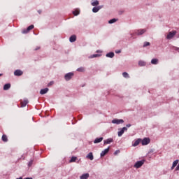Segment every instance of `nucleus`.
<instances>
[{"mask_svg": "<svg viewBox=\"0 0 179 179\" xmlns=\"http://www.w3.org/2000/svg\"><path fill=\"white\" fill-rule=\"evenodd\" d=\"M28 103H29V100L24 99L23 101L21 102V107H26Z\"/></svg>", "mask_w": 179, "mask_h": 179, "instance_id": "16", "label": "nucleus"}, {"mask_svg": "<svg viewBox=\"0 0 179 179\" xmlns=\"http://www.w3.org/2000/svg\"><path fill=\"white\" fill-rule=\"evenodd\" d=\"M141 138H138L134 143L133 144V146H138V145H139V143H141Z\"/></svg>", "mask_w": 179, "mask_h": 179, "instance_id": "24", "label": "nucleus"}, {"mask_svg": "<svg viewBox=\"0 0 179 179\" xmlns=\"http://www.w3.org/2000/svg\"><path fill=\"white\" fill-rule=\"evenodd\" d=\"M87 159H90V160H93V159H94L93 153L90 152V153L87 155Z\"/></svg>", "mask_w": 179, "mask_h": 179, "instance_id": "23", "label": "nucleus"}, {"mask_svg": "<svg viewBox=\"0 0 179 179\" xmlns=\"http://www.w3.org/2000/svg\"><path fill=\"white\" fill-rule=\"evenodd\" d=\"M103 137H100V138H96L94 141V143H100V142H101L103 141Z\"/></svg>", "mask_w": 179, "mask_h": 179, "instance_id": "18", "label": "nucleus"}, {"mask_svg": "<svg viewBox=\"0 0 179 179\" xmlns=\"http://www.w3.org/2000/svg\"><path fill=\"white\" fill-rule=\"evenodd\" d=\"M92 6H99L100 5V2L98 0H94L91 2Z\"/></svg>", "mask_w": 179, "mask_h": 179, "instance_id": "13", "label": "nucleus"}, {"mask_svg": "<svg viewBox=\"0 0 179 179\" xmlns=\"http://www.w3.org/2000/svg\"><path fill=\"white\" fill-rule=\"evenodd\" d=\"M52 85H54V81H50V82L48 84V87H50V86H52Z\"/></svg>", "mask_w": 179, "mask_h": 179, "instance_id": "34", "label": "nucleus"}, {"mask_svg": "<svg viewBox=\"0 0 179 179\" xmlns=\"http://www.w3.org/2000/svg\"><path fill=\"white\" fill-rule=\"evenodd\" d=\"M38 13L39 14H41V10H38Z\"/></svg>", "mask_w": 179, "mask_h": 179, "instance_id": "41", "label": "nucleus"}, {"mask_svg": "<svg viewBox=\"0 0 179 179\" xmlns=\"http://www.w3.org/2000/svg\"><path fill=\"white\" fill-rule=\"evenodd\" d=\"M10 89V83H7L3 86V90H9Z\"/></svg>", "mask_w": 179, "mask_h": 179, "instance_id": "19", "label": "nucleus"}, {"mask_svg": "<svg viewBox=\"0 0 179 179\" xmlns=\"http://www.w3.org/2000/svg\"><path fill=\"white\" fill-rule=\"evenodd\" d=\"M115 52L116 54H121V50H116Z\"/></svg>", "mask_w": 179, "mask_h": 179, "instance_id": "37", "label": "nucleus"}, {"mask_svg": "<svg viewBox=\"0 0 179 179\" xmlns=\"http://www.w3.org/2000/svg\"><path fill=\"white\" fill-rule=\"evenodd\" d=\"M48 90H50L48 88L42 89L40 91V94H45Z\"/></svg>", "mask_w": 179, "mask_h": 179, "instance_id": "17", "label": "nucleus"}, {"mask_svg": "<svg viewBox=\"0 0 179 179\" xmlns=\"http://www.w3.org/2000/svg\"><path fill=\"white\" fill-rule=\"evenodd\" d=\"M145 163L144 160L142 161H138L137 162H136V164H134V167L136 169H140V167H142V166H143V164Z\"/></svg>", "mask_w": 179, "mask_h": 179, "instance_id": "3", "label": "nucleus"}, {"mask_svg": "<svg viewBox=\"0 0 179 179\" xmlns=\"http://www.w3.org/2000/svg\"><path fill=\"white\" fill-rule=\"evenodd\" d=\"M144 33H146V29H138L135 31V34H136L137 36H142V34H143Z\"/></svg>", "mask_w": 179, "mask_h": 179, "instance_id": "8", "label": "nucleus"}, {"mask_svg": "<svg viewBox=\"0 0 179 179\" xmlns=\"http://www.w3.org/2000/svg\"><path fill=\"white\" fill-rule=\"evenodd\" d=\"M25 179H33L32 178H27Z\"/></svg>", "mask_w": 179, "mask_h": 179, "instance_id": "42", "label": "nucleus"}, {"mask_svg": "<svg viewBox=\"0 0 179 179\" xmlns=\"http://www.w3.org/2000/svg\"><path fill=\"white\" fill-rule=\"evenodd\" d=\"M118 20V19H115V18H113V19H111L108 21V23L110 24H113V23H115V22H117Z\"/></svg>", "mask_w": 179, "mask_h": 179, "instance_id": "25", "label": "nucleus"}, {"mask_svg": "<svg viewBox=\"0 0 179 179\" xmlns=\"http://www.w3.org/2000/svg\"><path fill=\"white\" fill-rule=\"evenodd\" d=\"M112 124H117V125L120 124H124V120L122 119H114L112 120Z\"/></svg>", "mask_w": 179, "mask_h": 179, "instance_id": "6", "label": "nucleus"}, {"mask_svg": "<svg viewBox=\"0 0 179 179\" xmlns=\"http://www.w3.org/2000/svg\"><path fill=\"white\" fill-rule=\"evenodd\" d=\"M178 37H179V34H178Z\"/></svg>", "mask_w": 179, "mask_h": 179, "instance_id": "48", "label": "nucleus"}, {"mask_svg": "<svg viewBox=\"0 0 179 179\" xmlns=\"http://www.w3.org/2000/svg\"><path fill=\"white\" fill-rule=\"evenodd\" d=\"M73 76V73H68L64 76L65 80H71L72 79V77Z\"/></svg>", "mask_w": 179, "mask_h": 179, "instance_id": "4", "label": "nucleus"}, {"mask_svg": "<svg viewBox=\"0 0 179 179\" xmlns=\"http://www.w3.org/2000/svg\"><path fill=\"white\" fill-rule=\"evenodd\" d=\"M97 57H100V55L99 54L92 55L90 57V58H97Z\"/></svg>", "mask_w": 179, "mask_h": 179, "instance_id": "33", "label": "nucleus"}, {"mask_svg": "<svg viewBox=\"0 0 179 179\" xmlns=\"http://www.w3.org/2000/svg\"><path fill=\"white\" fill-rule=\"evenodd\" d=\"M117 153H120V150H117L114 152L115 156H117Z\"/></svg>", "mask_w": 179, "mask_h": 179, "instance_id": "36", "label": "nucleus"}, {"mask_svg": "<svg viewBox=\"0 0 179 179\" xmlns=\"http://www.w3.org/2000/svg\"><path fill=\"white\" fill-rule=\"evenodd\" d=\"M131 36H134V34H131Z\"/></svg>", "mask_w": 179, "mask_h": 179, "instance_id": "45", "label": "nucleus"}, {"mask_svg": "<svg viewBox=\"0 0 179 179\" xmlns=\"http://www.w3.org/2000/svg\"><path fill=\"white\" fill-rule=\"evenodd\" d=\"M178 159H176V161L173 162L172 167H171V170H174V168L178 164Z\"/></svg>", "mask_w": 179, "mask_h": 179, "instance_id": "20", "label": "nucleus"}, {"mask_svg": "<svg viewBox=\"0 0 179 179\" xmlns=\"http://www.w3.org/2000/svg\"><path fill=\"white\" fill-rule=\"evenodd\" d=\"M106 57H107L108 58H114V52H109V53H107V54H106Z\"/></svg>", "mask_w": 179, "mask_h": 179, "instance_id": "22", "label": "nucleus"}, {"mask_svg": "<svg viewBox=\"0 0 179 179\" xmlns=\"http://www.w3.org/2000/svg\"><path fill=\"white\" fill-rule=\"evenodd\" d=\"M89 177H90L89 173H84L80 177V179H88Z\"/></svg>", "mask_w": 179, "mask_h": 179, "instance_id": "15", "label": "nucleus"}, {"mask_svg": "<svg viewBox=\"0 0 179 179\" xmlns=\"http://www.w3.org/2000/svg\"><path fill=\"white\" fill-rule=\"evenodd\" d=\"M177 34V31H172L169 32L168 35L166 36L167 40H171V38H174V36Z\"/></svg>", "mask_w": 179, "mask_h": 179, "instance_id": "1", "label": "nucleus"}, {"mask_svg": "<svg viewBox=\"0 0 179 179\" xmlns=\"http://www.w3.org/2000/svg\"><path fill=\"white\" fill-rule=\"evenodd\" d=\"M38 50H40V47L38 46L36 49H35V51H37Z\"/></svg>", "mask_w": 179, "mask_h": 179, "instance_id": "39", "label": "nucleus"}, {"mask_svg": "<svg viewBox=\"0 0 179 179\" xmlns=\"http://www.w3.org/2000/svg\"><path fill=\"white\" fill-rule=\"evenodd\" d=\"M131 124H128L126 125L127 128H129V127H131Z\"/></svg>", "mask_w": 179, "mask_h": 179, "instance_id": "38", "label": "nucleus"}, {"mask_svg": "<svg viewBox=\"0 0 179 179\" xmlns=\"http://www.w3.org/2000/svg\"><path fill=\"white\" fill-rule=\"evenodd\" d=\"M0 76H2V73H0Z\"/></svg>", "mask_w": 179, "mask_h": 179, "instance_id": "46", "label": "nucleus"}, {"mask_svg": "<svg viewBox=\"0 0 179 179\" xmlns=\"http://www.w3.org/2000/svg\"><path fill=\"white\" fill-rule=\"evenodd\" d=\"M33 29H34V25L31 24L29 27H28L27 29H23L22 33L23 34H27V33L29 32L30 30H33Z\"/></svg>", "mask_w": 179, "mask_h": 179, "instance_id": "2", "label": "nucleus"}, {"mask_svg": "<svg viewBox=\"0 0 179 179\" xmlns=\"http://www.w3.org/2000/svg\"><path fill=\"white\" fill-rule=\"evenodd\" d=\"M151 64H152V65H157V64H159V59H152L151 60Z\"/></svg>", "mask_w": 179, "mask_h": 179, "instance_id": "21", "label": "nucleus"}, {"mask_svg": "<svg viewBox=\"0 0 179 179\" xmlns=\"http://www.w3.org/2000/svg\"><path fill=\"white\" fill-rule=\"evenodd\" d=\"M14 75L15 76H22V75H23V71H22V70H15Z\"/></svg>", "mask_w": 179, "mask_h": 179, "instance_id": "11", "label": "nucleus"}, {"mask_svg": "<svg viewBox=\"0 0 179 179\" xmlns=\"http://www.w3.org/2000/svg\"><path fill=\"white\" fill-rule=\"evenodd\" d=\"M108 152H110V147H108V148L105 149L103 151H102L101 152V157H104V155H107V153H108Z\"/></svg>", "mask_w": 179, "mask_h": 179, "instance_id": "10", "label": "nucleus"}, {"mask_svg": "<svg viewBox=\"0 0 179 179\" xmlns=\"http://www.w3.org/2000/svg\"><path fill=\"white\" fill-rule=\"evenodd\" d=\"M122 75H123L124 78H129V74H128V73H127V72L122 73Z\"/></svg>", "mask_w": 179, "mask_h": 179, "instance_id": "30", "label": "nucleus"}, {"mask_svg": "<svg viewBox=\"0 0 179 179\" xmlns=\"http://www.w3.org/2000/svg\"><path fill=\"white\" fill-rule=\"evenodd\" d=\"M69 41L70 43H75L76 41V35H72L69 38Z\"/></svg>", "mask_w": 179, "mask_h": 179, "instance_id": "14", "label": "nucleus"}, {"mask_svg": "<svg viewBox=\"0 0 179 179\" xmlns=\"http://www.w3.org/2000/svg\"><path fill=\"white\" fill-rule=\"evenodd\" d=\"M31 166H33V160H31V161L28 163V166L31 167Z\"/></svg>", "mask_w": 179, "mask_h": 179, "instance_id": "35", "label": "nucleus"}, {"mask_svg": "<svg viewBox=\"0 0 179 179\" xmlns=\"http://www.w3.org/2000/svg\"><path fill=\"white\" fill-rule=\"evenodd\" d=\"M171 1H174V0H171Z\"/></svg>", "mask_w": 179, "mask_h": 179, "instance_id": "47", "label": "nucleus"}, {"mask_svg": "<svg viewBox=\"0 0 179 179\" xmlns=\"http://www.w3.org/2000/svg\"><path fill=\"white\" fill-rule=\"evenodd\" d=\"M79 13H80V11L78 9H76L75 11H73V14L74 15V16H78Z\"/></svg>", "mask_w": 179, "mask_h": 179, "instance_id": "27", "label": "nucleus"}, {"mask_svg": "<svg viewBox=\"0 0 179 179\" xmlns=\"http://www.w3.org/2000/svg\"><path fill=\"white\" fill-rule=\"evenodd\" d=\"M141 143H142L143 146H145L146 145H149V143H150V138H144L142 140Z\"/></svg>", "mask_w": 179, "mask_h": 179, "instance_id": "7", "label": "nucleus"}, {"mask_svg": "<svg viewBox=\"0 0 179 179\" xmlns=\"http://www.w3.org/2000/svg\"><path fill=\"white\" fill-rule=\"evenodd\" d=\"M3 142H8V136L6 135L3 134L1 138Z\"/></svg>", "mask_w": 179, "mask_h": 179, "instance_id": "26", "label": "nucleus"}, {"mask_svg": "<svg viewBox=\"0 0 179 179\" xmlns=\"http://www.w3.org/2000/svg\"><path fill=\"white\" fill-rule=\"evenodd\" d=\"M111 142H114L113 138H108L107 140L103 141V145H110Z\"/></svg>", "mask_w": 179, "mask_h": 179, "instance_id": "12", "label": "nucleus"}, {"mask_svg": "<svg viewBox=\"0 0 179 179\" xmlns=\"http://www.w3.org/2000/svg\"><path fill=\"white\" fill-rule=\"evenodd\" d=\"M149 45H150V43L149 42H144V44L143 45V48L145 47H149Z\"/></svg>", "mask_w": 179, "mask_h": 179, "instance_id": "32", "label": "nucleus"}, {"mask_svg": "<svg viewBox=\"0 0 179 179\" xmlns=\"http://www.w3.org/2000/svg\"><path fill=\"white\" fill-rule=\"evenodd\" d=\"M148 153H153V150H150Z\"/></svg>", "mask_w": 179, "mask_h": 179, "instance_id": "40", "label": "nucleus"}, {"mask_svg": "<svg viewBox=\"0 0 179 179\" xmlns=\"http://www.w3.org/2000/svg\"><path fill=\"white\" fill-rule=\"evenodd\" d=\"M138 65H139V66H145V65H146V63L143 61H139Z\"/></svg>", "mask_w": 179, "mask_h": 179, "instance_id": "28", "label": "nucleus"}, {"mask_svg": "<svg viewBox=\"0 0 179 179\" xmlns=\"http://www.w3.org/2000/svg\"><path fill=\"white\" fill-rule=\"evenodd\" d=\"M78 158L76 157H72L71 159H70V163H73V162H76V159Z\"/></svg>", "mask_w": 179, "mask_h": 179, "instance_id": "29", "label": "nucleus"}, {"mask_svg": "<svg viewBox=\"0 0 179 179\" xmlns=\"http://www.w3.org/2000/svg\"><path fill=\"white\" fill-rule=\"evenodd\" d=\"M103 6H98L94 7L92 8V12L94 13H97V12H99V10H100V9H103Z\"/></svg>", "mask_w": 179, "mask_h": 179, "instance_id": "9", "label": "nucleus"}, {"mask_svg": "<svg viewBox=\"0 0 179 179\" xmlns=\"http://www.w3.org/2000/svg\"><path fill=\"white\" fill-rule=\"evenodd\" d=\"M122 12H120V15H122Z\"/></svg>", "mask_w": 179, "mask_h": 179, "instance_id": "44", "label": "nucleus"}, {"mask_svg": "<svg viewBox=\"0 0 179 179\" xmlns=\"http://www.w3.org/2000/svg\"><path fill=\"white\" fill-rule=\"evenodd\" d=\"M125 131H128V128L127 127H123L122 129H119V131L117 133L118 136H122L124 135V133Z\"/></svg>", "mask_w": 179, "mask_h": 179, "instance_id": "5", "label": "nucleus"}, {"mask_svg": "<svg viewBox=\"0 0 179 179\" xmlns=\"http://www.w3.org/2000/svg\"><path fill=\"white\" fill-rule=\"evenodd\" d=\"M78 72H85V68L80 67L77 69Z\"/></svg>", "mask_w": 179, "mask_h": 179, "instance_id": "31", "label": "nucleus"}, {"mask_svg": "<svg viewBox=\"0 0 179 179\" xmlns=\"http://www.w3.org/2000/svg\"><path fill=\"white\" fill-rule=\"evenodd\" d=\"M16 179H23L22 177H20L19 178H16Z\"/></svg>", "mask_w": 179, "mask_h": 179, "instance_id": "43", "label": "nucleus"}]
</instances>
